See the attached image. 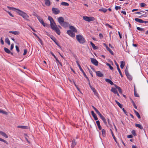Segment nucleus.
<instances>
[{"label":"nucleus","instance_id":"f257e3e1","mask_svg":"<svg viewBox=\"0 0 148 148\" xmlns=\"http://www.w3.org/2000/svg\"><path fill=\"white\" fill-rule=\"evenodd\" d=\"M50 25L51 29L55 31L56 33L58 35L60 34V32L58 28L57 27L56 23L54 21L52 23L51 22L50 23Z\"/></svg>","mask_w":148,"mask_h":148},{"label":"nucleus","instance_id":"f03ea898","mask_svg":"<svg viewBox=\"0 0 148 148\" xmlns=\"http://www.w3.org/2000/svg\"><path fill=\"white\" fill-rule=\"evenodd\" d=\"M17 13L19 15L22 16L26 20L29 21V20L28 18L29 17V16L26 13L20 10H17Z\"/></svg>","mask_w":148,"mask_h":148},{"label":"nucleus","instance_id":"7ed1b4c3","mask_svg":"<svg viewBox=\"0 0 148 148\" xmlns=\"http://www.w3.org/2000/svg\"><path fill=\"white\" fill-rule=\"evenodd\" d=\"M76 38L78 42L81 44H83L85 42L83 37L81 35H77L76 36Z\"/></svg>","mask_w":148,"mask_h":148},{"label":"nucleus","instance_id":"20e7f679","mask_svg":"<svg viewBox=\"0 0 148 148\" xmlns=\"http://www.w3.org/2000/svg\"><path fill=\"white\" fill-rule=\"evenodd\" d=\"M83 19L86 21L88 22L94 21L95 20V18L92 16L88 17L87 16H83Z\"/></svg>","mask_w":148,"mask_h":148},{"label":"nucleus","instance_id":"39448f33","mask_svg":"<svg viewBox=\"0 0 148 148\" xmlns=\"http://www.w3.org/2000/svg\"><path fill=\"white\" fill-rule=\"evenodd\" d=\"M52 11L53 13L55 14H57L60 12V10L58 9L55 8H52Z\"/></svg>","mask_w":148,"mask_h":148},{"label":"nucleus","instance_id":"423d86ee","mask_svg":"<svg viewBox=\"0 0 148 148\" xmlns=\"http://www.w3.org/2000/svg\"><path fill=\"white\" fill-rule=\"evenodd\" d=\"M37 18L38 19L39 21L42 25L44 26L45 27L47 26V25L45 23L43 19L41 17H40V16H38Z\"/></svg>","mask_w":148,"mask_h":148},{"label":"nucleus","instance_id":"0eeeda50","mask_svg":"<svg viewBox=\"0 0 148 148\" xmlns=\"http://www.w3.org/2000/svg\"><path fill=\"white\" fill-rule=\"evenodd\" d=\"M67 33L71 37H74L75 36V34L71 30H69L67 31Z\"/></svg>","mask_w":148,"mask_h":148},{"label":"nucleus","instance_id":"6e6552de","mask_svg":"<svg viewBox=\"0 0 148 148\" xmlns=\"http://www.w3.org/2000/svg\"><path fill=\"white\" fill-rule=\"evenodd\" d=\"M91 61L92 63L95 65V66H97L98 65V62L96 60V59L93 58H91Z\"/></svg>","mask_w":148,"mask_h":148},{"label":"nucleus","instance_id":"1a4fd4ad","mask_svg":"<svg viewBox=\"0 0 148 148\" xmlns=\"http://www.w3.org/2000/svg\"><path fill=\"white\" fill-rule=\"evenodd\" d=\"M50 37L55 42V43L58 46H60L59 44L58 43L56 39L53 36L51 35Z\"/></svg>","mask_w":148,"mask_h":148},{"label":"nucleus","instance_id":"9d476101","mask_svg":"<svg viewBox=\"0 0 148 148\" xmlns=\"http://www.w3.org/2000/svg\"><path fill=\"white\" fill-rule=\"evenodd\" d=\"M115 64L117 66V69L120 75H121V77H123V75L122 74L121 72V70L119 68V67L118 64L116 63V62L115 61Z\"/></svg>","mask_w":148,"mask_h":148},{"label":"nucleus","instance_id":"9b49d317","mask_svg":"<svg viewBox=\"0 0 148 148\" xmlns=\"http://www.w3.org/2000/svg\"><path fill=\"white\" fill-rule=\"evenodd\" d=\"M111 91L115 94H116L118 96L119 95V94L115 88L113 87L112 88Z\"/></svg>","mask_w":148,"mask_h":148},{"label":"nucleus","instance_id":"f8f14e48","mask_svg":"<svg viewBox=\"0 0 148 148\" xmlns=\"http://www.w3.org/2000/svg\"><path fill=\"white\" fill-rule=\"evenodd\" d=\"M58 21L60 24H61L64 21V19L62 17H60L58 18Z\"/></svg>","mask_w":148,"mask_h":148},{"label":"nucleus","instance_id":"ddd939ff","mask_svg":"<svg viewBox=\"0 0 148 148\" xmlns=\"http://www.w3.org/2000/svg\"><path fill=\"white\" fill-rule=\"evenodd\" d=\"M70 29H71L70 30H71V31L73 32H75L76 33L77 32V29L74 27V26H71L69 27Z\"/></svg>","mask_w":148,"mask_h":148},{"label":"nucleus","instance_id":"4468645a","mask_svg":"<svg viewBox=\"0 0 148 148\" xmlns=\"http://www.w3.org/2000/svg\"><path fill=\"white\" fill-rule=\"evenodd\" d=\"M97 75L98 77H102L103 76V74L99 71H96Z\"/></svg>","mask_w":148,"mask_h":148},{"label":"nucleus","instance_id":"2eb2a0df","mask_svg":"<svg viewBox=\"0 0 148 148\" xmlns=\"http://www.w3.org/2000/svg\"><path fill=\"white\" fill-rule=\"evenodd\" d=\"M60 25L63 27H66L68 26V23L67 22L64 21Z\"/></svg>","mask_w":148,"mask_h":148},{"label":"nucleus","instance_id":"dca6fc26","mask_svg":"<svg viewBox=\"0 0 148 148\" xmlns=\"http://www.w3.org/2000/svg\"><path fill=\"white\" fill-rule=\"evenodd\" d=\"M135 20L136 21L140 23H143L144 22V21H143L141 19L138 18H135Z\"/></svg>","mask_w":148,"mask_h":148},{"label":"nucleus","instance_id":"f3484780","mask_svg":"<svg viewBox=\"0 0 148 148\" xmlns=\"http://www.w3.org/2000/svg\"><path fill=\"white\" fill-rule=\"evenodd\" d=\"M104 44L106 45V49L112 55H113L114 53H113V52L108 47V46H107L106 44Z\"/></svg>","mask_w":148,"mask_h":148},{"label":"nucleus","instance_id":"a211bd4d","mask_svg":"<svg viewBox=\"0 0 148 148\" xmlns=\"http://www.w3.org/2000/svg\"><path fill=\"white\" fill-rule=\"evenodd\" d=\"M76 144V142L75 139H74L72 141L71 143V147H74Z\"/></svg>","mask_w":148,"mask_h":148},{"label":"nucleus","instance_id":"6ab92c4d","mask_svg":"<svg viewBox=\"0 0 148 148\" xmlns=\"http://www.w3.org/2000/svg\"><path fill=\"white\" fill-rule=\"evenodd\" d=\"M114 86L117 89H118L119 92L121 94L122 93V90H121V88L120 87L118 86H117L115 84H114Z\"/></svg>","mask_w":148,"mask_h":148},{"label":"nucleus","instance_id":"aec40b11","mask_svg":"<svg viewBox=\"0 0 148 148\" xmlns=\"http://www.w3.org/2000/svg\"><path fill=\"white\" fill-rule=\"evenodd\" d=\"M9 9L11 10H14V11L18 13V11L17 10H19V9H18L16 8H13V7H11L9 6H8L7 7Z\"/></svg>","mask_w":148,"mask_h":148},{"label":"nucleus","instance_id":"412c9836","mask_svg":"<svg viewBox=\"0 0 148 148\" xmlns=\"http://www.w3.org/2000/svg\"><path fill=\"white\" fill-rule=\"evenodd\" d=\"M9 33H12L14 35H18L19 34V32L18 31H9Z\"/></svg>","mask_w":148,"mask_h":148},{"label":"nucleus","instance_id":"4be33fe9","mask_svg":"<svg viewBox=\"0 0 148 148\" xmlns=\"http://www.w3.org/2000/svg\"><path fill=\"white\" fill-rule=\"evenodd\" d=\"M105 81L106 82L109 83L111 85H114L113 82L111 81V80L108 79H106Z\"/></svg>","mask_w":148,"mask_h":148},{"label":"nucleus","instance_id":"5701e85b","mask_svg":"<svg viewBox=\"0 0 148 148\" xmlns=\"http://www.w3.org/2000/svg\"><path fill=\"white\" fill-rule=\"evenodd\" d=\"M100 118L103 121L105 124L106 125H107V122H106V119L104 117L102 116Z\"/></svg>","mask_w":148,"mask_h":148},{"label":"nucleus","instance_id":"b1692460","mask_svg":"<svg viewBox=\"0 0 148 148\" xmlns=\"http://www.w3.org/2000/svg\"><path fill=\"white\" fill-rule=\"evenodd\" d=\"M100 118L103 121L105 124L106 125H107V122H106V119L104 117L102 116Z\"/></svg>","mask_w":148,"mask_h":148},{"label":"nucleus","instance_id":"393cba45","mask_svg":"<svg viewBox=\"0 0 148 148\" xmlns=\"http://www.w3.org/2000/svg\"><path fill=\"white\" fill-rule=\"evenodd\" d=\"M45 4L48 6H49L50 5V2L49 0H45Z\"/></svg>","mask_w":148,"mask_h":148},{"label":"nucleus","instance_id":"a878e982","mask_svg":"<svg viewBox=\"0 0 148 148\" xmlns=\"http://www.w3.org/2000/svg\"><path fill=\"white\" fill-rule=\"evenodd\" d=\"M0 134L6 138H8V136L6 135V134L5 133L3 132L0 131Z\"/></svg>","mask_w":148,"mask_h":148},{"label":"nucleus","instance_id":"bb28decb","mask_svg":"<svg viewBox=\"0 0 148 148\" xmlns=\"http://www.w3.org/2000/svg\"><path fill=\"white\" fill-rule=\"evenodd\" d=\"M135 126L136 127H138L141 129H143V127H142L141 125L140 124H135Z\"/></svg>","mask_w":148,"mask_h":148},{"label":"nucleus","instance_id":"cd10ccee","mask_svg":"<svg viewBox=\"0 0 148 148\" xmlns=\"http://www.w3.org/2000/svg\"><path fill=\"white\" fill-rule=\"evenodd\" d=\"M5 42L9 45H10V41L8 38H7L5 39Z\"/></svg>","mask_w":148,"mask_h":148},{"label":"nucleus","instance_id":"c85d7f7f","mask_svg":"<svg viewBox=\"0 0 148 148\" xmlns=\"http://www.w3.org/2000/svg\"><path fill=\"white\" fill-rule=\"evenodd\" d=\"M126 74V75L127 78L130 80H131L132 79V78L131 75H130L129 73Z\"/></svg>","mask_w":148,"mask_h":148},{"label":"nucleus","instance_id":"c756f323","mask_svg":"<svg viewBox=\"0 0 148 148\" xmlns=\"http://www.w3.org/2000/svg\"><path fill=\"white\" fill-rule=\"evenodd\" d=\"M90 44L93 49H97V47L95 46L94 44H93L92 42H90Z\"/></svg>","mask_w":148,"mask_h":148},{"label":"nucleus","instance_id":"7c9ffc66","mask_svg":"<svg viewBox=\"0 0 148 148\" xmlns=\"http://www.w3.org/2000/svg\"><path fill=\"white\" fill-rule=\"evenodd\" d=\"M134 113L136 114V115L137 116L138 118L140 119V117L139 113L136 110H134Z\"/></svg>","mask_w":148,"mask_h":148},{"label":"nucleus","instance_id":"2f4dec72","mask_svg":"<svg viewBox=\"0 0 148 148\" xmlns=\"http://www.w3.org/2000/svg\"><path fill=\"white\" fill-rule=\"evenodd\" d=\"M55 59L56 60V62L57 63V65H58V64H59L61 66H62V63L60 62V61L57 58H56Z\"/></svg>","mask_w":148,"mask_h":148},{"label":"nucleus","instance_id":"473e14b6","mask_svg":"<svg viewBox=\"0 0 148 148\" xmlns=\"http://www.w3.org/2000/svg\"><path fill=\"white\" fill-rule=\"evenodd\" d=\"M76 63L77 64V65L79 67L80 70L82 72H83V70L82 69V68L81 67V66H80V65L79 63L78 62V61H76Z\"/></svg>","mask_w":148,"mask_h":148},{"label":"nucleus","instance_id":"72a5a7b5","mask_svg":"<svg viewBox=\"0 0 148 148\" xmlns=\"http://www.w3.org/2000/svg\"><path fill=\"white\" fill-rule=\"evenodd\" d=\"M125 65V63L123 61L121 62L120 67L121 69H123Z\"/></svg>","mask_w":148,"mask_h":148},{"label":"nucleus","instance_id":"f704fd0d","mask_svg":"<svg viewBox=\"0 0 148 148\" xmlns=\"http://www.w3.org/2000/svg\"><path fill=\"white\" fill-rule=\"evenodd\" d=\"M107 9L106 8H102L99 10V11H102L104 13L106 12L107 10Z\"/></svg>","mask_w":148,"mask_h":148},{"label":"nucleus","instance_id":"c9c22d12","mask_svg":"<svg viewBox=\"0 0 148 148\" xmlns=\"http://www.w3.org/2000/svg\"><path fill=\"white\" fill-rule=\"evenodd\" d=\"M102 135L103 137H105L106 135V131L105 130L103 129L102 130Z\"/></svg>","mask_w":148,"mask_h":148},{"label":"nucleus","instance_id":"e433bc0d","mask_svg":"<svg viewBox=\"0 0 148 148\" xmlns=\"http://www.w3.org/2000/svg\"><path fill=\"white\" fill-rule=\"evenodd\" d=\"M4 50L5 51L8 53H10V51L8 48L4 47Z\"/></svg>","mask_w":148,"mask_h":148},{"label":"nucleus","instance_id":"4c0bfd02","mask_svg":"<svg viewBox=\"0 0 148 148\" xmlns=\"http://www.w3.org/2000/svg\"><path fill=\"white\" fill-rule=\"evenodd\" d=\"M48 19L50 21V23H51V22L52 23L54 21L53 19L51 16H48Z\"/></svg>","mask_w":148,"mask_h":148},{"label":"nucleus","instance_id":"58836bf2","mask_svg":"<svg viewBox=\"0 0 148 148\" xmlns=\"http://www.w3.org/2000/svg\"><path fill=\"white\" fill-rule=\"evenodd\" d=\"M116 103L117 104V105L119 106L120 108H122V105L119 102L117 101L116 100H115V101Z\"/></svg>","mask_w":148,"mask_h":148},{"label":"nucleus","instance_id":"ea45409f","mask_svg":"<svg viewBox=\"0 0 148 148\" xmlns=\"http://www.w3.org/2000/svg\"><path fill=\"white\" fill-rule=\"evenodd\" d=\"M17 127L18 128H21L22 129H26L27 128V127L26 126L19 125Z\"/></svg>","mask_w":148,"mask_h":148},{"label":"nucleus","instance_id":"a19ab883","mask_svg":"<svg viewBox=\"0 0 148 148\" xmlns=\"http://www.w3.org/2000/svg\"><path fill=\"white\" fill-rule=\"evenodd\" d=\"M61 4L62 5L66 6H68L69 5V4L65 2H62L61 3Z\"/></svg>","mask_w":148,"mask_h":148},{"label":"nucleus","instance_id":"79ce46f5","mask_svg":"<svg viewBox=\"0 0 148 148\" xmlns=\"http://www.w3.org/2000/svg\"><path fill=\"white\" fill-rule=\"evenodd\" d=\"M106 64L107 66H108L109 67L110 69L111 70H113V67L110 64L108 63H106Z\"/></svg>","mask_w":148,"mask_h":148},{"label":"nucleus","instance_id":"37998d69","mask_svg":"<svg viewBox=\"0 0 148 148\" xmlns=\"http://www.w3.org/2000/svg\"><path fill=\"white\" fill-rule=\"evenodd\" d=\"M0 113L5 115L8 114V113L5 111L0 109Z\"/></svg>","mask_w":148,"mask_h":148},{"label":"nucleus","instance_id":"c03bdc74","mask_svg":"<svg viewBox=\"0 0 148 148\" xmlns=\"http://www.w3.org/2000/svg\"><path fill=\"white\" fill-rule=\"evenodd\" d=\"M137 29L138 30L142 32H144L145 31V29L143 28H142L139 27H137Z\"/></svg>","mask_w":148,"mask_h":148},{"label":"nucleus","instance_id":"a18cd8bd","mask_svg":"<svg viewBox=\"0 0 148 148\" xmlns=\"http://www.w3.org/2000/svg\"><path fill=\"white\" fill-rule=\"evenodd\" d=\"M83 74V75L84 76V77H85L89 81V78H88V77L86 76V75L85 73V72H84V71H83V72H82Z\"/></svg>","mask_w":148,"mask_h":148},{"label":"nucleus","instance_id":"49530a36","mask_svg":"<svg viewBox=\"0 0 148 148\" xmlns=\"http://www.w3.org/2000/svg\"><path fill=\"white\" fill-rule=\"evenodd\" d=\"M0 141H2L4 142V143H6L8 145V142L6 140L1 138H0Z\"/></svg>","mask_w":148,"mask_h":148},{"label":"nucleus","instance_id":"de8ad7c7","mask_svg":"<svg viewBox=\"0 0 148 148\" xmlns=\"http://www.w3.org/2000/svg\"><path fill=\"white\" fill-rule=\"evenodd\" d=\"M121 7L120 6H116L115 7V9L116 10H117L119 9H121Z\"/></svg>","mask_w":148,"mask_h":148},{"label":"nucleus","instance_id":"09e8293b","mask_svg":"<svg viewBox=\"0 0 148 148\" xmlns=\"http://www.w3.org/2000/svg\"><path fill=\"white\" fill-rule=\"evenodd\" d=\"M145 4L144 3H142L140 4V6L142 7H143L145 6Z\"/></svg>","mask_w":148,"mask_h":148},{"label":"nucleus","instance_id":"8fccbe9b","mask_svg":"<svg viewBox=\"0 0 148 148\" xmlns=\"http://www.w3.org/2000/svg\"><path fill=\"white\" fill-rule=\"evenodd\" d=\"M132 134L134 136H136V134L135 132V131L134 130H133L132 132Z\"/></svg>","mask_w":148,"mask_h":148},{"label":"nucleus","instance_id":"3c124183","mask_svg":"<svg viewBox=\"0 0 148 148\" xmlns=\"http://www.w3.org/2000/svg\"><path fill=\"white\" fill-rule=\"evenodd\" d=\"M96 113L99 115V116H100V117L102 116V115L100 113V112H99V111H97L96 112Z\"/></svg>","mask_w":148,"mask_h":148},{"label":"nucleus","instance_id":"603ef678","mask_svg":"<svg viewBox=\"0 0 148 148\" xmlns=\"http://www.w3.org/2000/svg\"><path fill=\"white\" fill-rule=\"evenodd\" d=\"M95 120H97L98 119V118L97 116L95 114L93 116Z\"/></svg>","mask_w":148,"mask_h":148},{"label":"nucleus","instance_id":"864d4df0","mask_svg":"<svg viewBox=\"0 0 148 148\" xmlns=\"http://www.w3.org/2000/svg\"><path fill=\"white\" fill-rule=\"evenodd\" d=\"M15 47H16V51H17V52H18V53L19 51L18 47V46L16 45L15 46Z\"/></svg>","mask_w":148,"mask_h":148},{"label":"nucleus","instance_id":"5fc2aeb1","mask_svg":"<svg viewBox=\"0 0 148 148\" xmlns=\"http://www.w3.org/2000/svg\"><path fill=\"white\" fill-rule=\"evenodd\" d=\"M105 25L106 26H108L109 27H110V28L111 29L112 28V26H111L108 23H106L105 24Z\"/></svg>","mask_w":148,"mask_h":148},{"label":"nucleus","instance_id":"6e6d98bb","mask_svg":"<svg viewBox=\"0 0 148 148\" xmlns=\"http://www.w3.org/2000/svg\"><path fill=\"white\" fill-rule=\"evenodd\" d=\"M134 96L136 97H138L139 95L136 93L135 91V89H134Z\"/></svg>","mask_w":148,"mask_h":148},{"label":"nucleus","instance_id":"4d7b16f0","mask_svg":"<svg viewBox=\"0 0 148 148\" xmlns=\"http://www.w3.org/2000/svg\"><path fill=\"white\" fill-rule=\"evenodd\" d=\"M27 49H24V53H23V55H25L27 53Z\"/></svg>","mask_w":148,"mask_h":148},{"label":"nucleus","instance_id":"13d9d810","mask_svg":"<svg viewBox=\"0 0 148 148\" xmlns=\"http://www.w3.org/2000/svg\"><path fill=\"white\" fill-rule=\"evenodd\" d=\"M99 36L100 37V38L101 39H102V38H103V37L102 34L101 33L99 34Z\"/></svg>","mask_w":148,"mask_h":148},{"label":"nucleus","instance_id":"bf43d9fd","mask_svg":"<svg viewBox=\"0 0 148 148\" xmlns=\"http://www.w3.org/2000/svg\"><path fill=\"white\" fill-rule=\"evenodd\" d=\"M112 136L114 139L115 141L116 142V138L115 137V136L113 133H112Z\"/></svg>","mask_w":148,"mask_h":148},{"label":"nucleus","instance_id":"052dcab7","mask_svg":"<svg viewBox=\"0 0 148 148\" xmlns=\"http://www.w3.org/2000/svg\"><path fill=\"white\" fill-rule=\"evenodd\" d=\"M6 12L8 13V14L12 17H13L14 16L9 12L6 11Z\"/></svg>","mask_w":148,"mask_h":148},{"label":"nucleus","instance_id":"680f3d73","mask_svg":"<svg viewBox=\"0 0 148 148\" xmlns=\"http://www.w3.org/2000/svg\"><path fill=\"white\" fill-rule=\"evenodd\" d=\"M92 107L93 108L96 112L98 111V110L93 106H92Z\"/></svg>","mask_w":148,"mask_h":148},{"label":"nucleus","instance_id":"e2e57ef3","mask_svg":"<svg viewBox=\"0 0 148 148\" xmlns=\"http://www.w3.org/2000/svg\"><path fill=\"white\" fill-rule=\"evenodd\" d=\"M127 137L129 138H131L133 137V136L132 135H130L127 136Z\"/></svg>","mask_w":148,"mask_h":148},{"label":"nucleus","instance_id":"0e129e2a","mask_svg":"<svg viewBox=\"0 0 148 148\" xmlns=\"http://www.w3.org/2000/svg\"><path fill=\"white\" fill-rule=\"evenodd\" d=\"M33 15L36 16L37 17V18L38 16H39L37 15L36 14L35 12H33Z\"/></svg>","mask_w":148,"mask_h":148},{"label":"nucleus","instance_id":"69168bd1","mask_svg":"<svg viewBox=\"0 0 148 148\" xmlns=\"http://www.w3.org/2000/svg\"><path fill=\"white\" fill-rule=\"evenodd\" d=\"M0 40H1V44L2 45H3L4 44V42H3V40H2V38Z\"/></svg>","mask_w":148,"mask_h":148},{"label":"nucleus","instance_id":"338daca9","mask_svg":"<svg viewBox=\"0 0 148 148\" xmlns=\"http://www.w3.org/2000/svg\"><path fill=\"white\" fill-rule=\"evenodd\" d=\"M14 44H12L11 45L10 50H12L14 48Z\"/></svg>","mask_w":148,"mask_h":148},{"label":"nucleus","instance_id":"774afa93","mask_svg":"<svg viewBox=\"0 0 148 148\" xmlns=\"http://www.w3.org/2000/svg\"><path fill=\"white\" fill-rule=\"evenodd\" d=\"M96 123L97 126L100 125V122L99 121H96Z\"/></svg>","mask_w":148,"mask_h":148}]
</instances>
